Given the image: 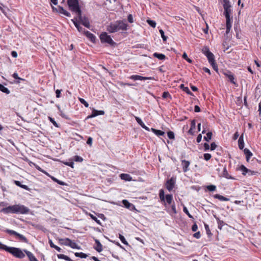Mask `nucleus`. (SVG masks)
I'll return each instance as SVG.
<instances>
[{"label": "nucleus", "mask_w": 261, "mask_h": 261, "mask_svg": "<svg viewBox=\"0 0 261 261\" xmlns=\"http://www.w3.org/2000/svg\"><path fill=\"white\" fill-rule=\"evenodd\" d=\"M84 34L87 38H88L90 40L91 42H95L96 37L93 34H92L88 31H84Z\"/></svg>", "instance_id": "dca6fc26"}, {"label": "nucleus", "mask_w": 261, "mask_h": 261, "mask_svg": "<svg viewBox=\"0 0 261 261\" xmlns=\"http://www.w3.org/2000/svg\"><path fill=\"white\" fill-rule=\"evenodd\" d=\"M95 242L96 244V246L94 248V249L98 252H101L102 250V246L100 241L97 239H95Z\"/></svg>", "instance_id": "6ab92c4d"}, {"label": "nucleus", "mask_w": 261, "mask_h": 261, "mask_svg": "<svg viewBox=\"0 0 261 261\" xmlns=\"http://www.w3.org/2000/svg\"><path fill=\"white\" fill-rule=\"evenodd\" d=\"M238 146L239 148L240 149H243L244 147V142L243 140V134H242L240 138H239L238 140Z\"/></svg>", "instance_id": "4be33fe9"}, {"label": "nucleus", "mask_w": 261, "mask_h": 261, "mask_svg": "<svg viewBox=\"0 0 261 261\" xmlns=\"http://www.w3.org/2000/svg\"><path fill=\"white\" fill-rule=\"evenodd\" d=\"M8 252L16 258H23L25 257V254L18 248L10 247Z\"/></svg>", "instance_id": "7ed1b4c3"}, {"label": "nucleus", "mask_w": 261, "mask_h": 261, "mask_svg": "<svg viewBox=\"0 0 261 261\" xmlns=\"http://www.w3.org/2000/svg\"><path fill=\"white\" fill-rule=\"evenodd\" d=\"M183 211L189 216V218L192 217V216L191 215V214L189 213V212L186 207H185V206L184 207Z\"/></svg>", "instance_id": "774afa93"}, {"label": "nucleus", "mask_w": 261, "mask_h": 261, "mask_svg": "<svg viewBox=\"0 0 261 261\" xmlns=\"http://www.w3.org/2000/svg\"><path fill=\"white\" fill-rule=\"evenodd\" d=\"M100 39L102 43H107L111 45H114L115 44V42L112 39L110 36L108 35L106 32H103L100 34Z\"/></svg>", "instance_id": "39448f33"}, {"label": "nucleus", "mask_w": 261, "mask_h": 261, "mask_svg": "<svg viewBox=\"0 0 261 261\" xmlns=\"http://www.w3.org/2000/svg\"><path fill=\"white\" fill-rule=\"evenodd\" d=\"M49 244L50 245V247L55 248L59 252H61V248L57 246V245H55L51 240H49Z\"/></svg>", "instance_id": "4c0bfd02"}, {"label": "nucleus", "mask_w": 261, "mask_h": 261, "mask_svg": "<svg viewBox=\"0 0 261 261\" xmlns=\"http://www.w3.org/2000/svg\"><path fill=\"white\" fill-rule=\"evenodd\" d=\"M89 216L91 217V218L92 220H93L94 221H95L98 224H99V225L101 224L100 220H98L97 218L95 216H94L93 215L90 214Z\"/></svg>", "instance_id": "8fccbe9b"}, {"label": "nucleus", "mask_w": 261, "mask_h": 261, "mask_svg": "<svg viewBox=\"0 0 261 261\" xmlns=\"http://www.w3.org/2000/svg\"><path fill=\"white\" fill-rule=\"evenodd\" d=\"M12 76L15 79H17L19 81H17V83H20V80H21V81H24V79H23L22 78H20L18 76V74L16 72L14 73L13 74H12Z\"/></svg>", "instance_id": "de8ad7c7"}, {"label": "nucleus", "mask_w": 261, "mask_h": 261, "mask_svg": "<svg viewBox=\"0 0 261 261\" xmlns=\"http://www.w3.org/2000/svg\"><path fill=\"white\" fill-rule=\"evenodd\" d=\"M154 57L158 58L160 60H164L166 59V57L165 55L162 54H159L158 53H154L153 54Z\"/></svg>", "instance_id": "bb28decb"}, {"label": "nucleus", "mask_w": 261, "mask_h": 261, "mask_svg": "<svg viewBox=\"0 0 261 261\" xmlns=\"http://www.w3.org/2000/svg\"><path fill=\"white\" fill-rule=\"evenodd\" d=\"M165 200L167 203L169 204H171L173 199V196L171 194H167L165 196Z\"/></svg>", "instance_id": "72a5a7b5"}, {"label": "nucleus", "mask_w": 261, "mask_h": 261, "mask_svg": "<svg viewBox=\"0 0 261 261\" xmlns=\"http://www.w3.org/2000/svg\"><path fill=\"white\" fill-rule=\"evenodd\" d=\"M201 51L206 56L210 63L215 61L214 55L210 51L208 47L204 46Z\"/></svg>", "instance_id": "423d86ee"}, {"label": "nucleus", "mask_w": 261, "mask_h": 261, "mask_svg": "<svg viewBox=\"0 0 261 261\" xmlns=\"http://www.w3.org/2000/svg\"><path fill=\"white\" fill-rule=\"evenodd\" d=\"M190 162L185 160H181V165L182 166L183 171L186 172L189 171V167L190 166Z\"/></svg>", "instance_id": "ddd939ff"}, {"label": "nucleus", "mask_w": 261, "mask_h": 261, "mask_svg": "<svg viewBox=\"0 0 261 261\" xmlns=\"http://www.w3.org/2000/svg\"><path fill=\"white\" fill-rule=\"evenodd\" d=\"M72 12L77 14V16L76 18H78L79 20H80L84 17V16H82V10L81 9V8H80L78 9H76Z\"/></svg>", "instance_id": "e433bc0d"}, {"label": "nucleus", "mask_w": 261, "mask_h": 261, "mask_svg": "<svg viewBox=\"0 0 261 261\" xmlns=\"http://www.w3.org/2000/svg\"><path fill=\"white\" fill-rule=\"evenodd\" d=\"M179 87L180 89H182L183 91L186 92L187 94L189 95H192V92L190 91L188 87H185L184 84H181Z\"/></svg>", "instance_id": "f704fd0d"}, {"label": "nucleus", "mask_w": 261, "mask_h": 261, "mask_svg": "<svg viewBox=\"0 0 261 261\" xmlns=\"http://www.w3.org/2000/svg\"><path fill=\"white\" fill-rule=\"evenodd\" d=\"M57 256L60 259H63L67 261H73L69 257L63 254H59Z\"/></svg>", "instance_id": "2f4dec72"}, {"label": "nucleus", "mask_w": 261, "mask_h": 261, "mask_svg": "<svg viewBox=\"0 0 261 261\" xmlns=\"http://www.w3.org/2000/svg\"><path fill=\"white\" fill-rule=\"evenodd\" d=\"M212 66L213 67V69L216 71V72H218V66L215 62V61H214V62H212L211 63H210Z\"/></svg>", "instance_id": "13d9d810"}, {"label": "nucleus", "mask_w": 261, "mask_h": 261, "mask_svg": "<svg viewBox=\"0 0 261 261\" xmlns=\"http://www.w3.org/2000/svg\"><path fill=\"white\" fill-rule=\"evenodd\" d=\"M24 252L26 253L30 261H38L32 252L27 250H24Z\"/></svg>", "instance_id": "f3484780"}, {"label": "nucleus", "mask_w": 261, "mask_h": 261, "mask_svg": "<svg viewBox=\"0 0 261 261\" xmlns=\"http://www.w3.org/2000/svg\"><path fill=\"white\" fill-rule=\"evenodd\" d=\"M159 32L161 35V37L163 40L164 41H166L167 39V37L165 35L164 32L163 30H160Z\"/></svg>", "instance_id": "864d4df0"}, {"label": "nucleus", "mask_w": 261, "mask_h": 261, "mask_svg": "<svg viewBox=\"0 0 261 261\" xmlns=\"http://www.w3.org/2000/svg\"><path fill=\"white\" fill-rule=\"evenodd\" d=\"M182 58L185 59L186 60H187V62H188L189 63H192V60L190 59H189L188 57V56L187 55V54L186 53H184L182 55Z\"/></svg>", "instance_id": "4d7b16f0"}, {"label": "nucleus", "mask_w": 261, "mask_h": 261, "mask_svg": "<svg viewBox=\"0 0 261 261\" xmlns=\"http://www.w3.org/2000/svg\"><path fill=\"white\" fill-rule=\"evenodd\" d=\"M214 197L216 199H218L221 201H228L229 200V199L227 198V197H224L223 196H222V195H220L219 194H215V195H214Z\"/></svg>", "instance_id": "cd10ccee"}, {"label": "nucleus", "mask_w": 261, "mask_h": 261, "mask_svg": "<svg viewBox=\"0 0 261 261\" xmlns=\"http://www.w3.org/2000/svg\"><path fill=\"white\" fill-rule=\"evenodd\" d=\"M159 196L161 200L162 201H165V194H164V191L163 189H161L159 191Z\"/></svg>", "instance_id": "ea45409f"}, {"label": "nucleus", "mask_w": 261, "mask_h": 261, "mask_svg": "<svg viewBox=\"0 0 261 261\" xmlns=\"http://www.w3.org/2000/svg\"><path fill=\"white\" fill-rule=\"evenodd\" d=\"M51 179L54 181L56 182L57 183H58L60 185H62V186L66 185V184L64 182H63V181H62L61 180H58V179H57L56 178H55L54 177H51Z\"/></svg>", "instance_id": "37998d69"}, {"label": "nucleus", "mask_w": 261, "mask_h": 261, "mask_svg": "<svg viewBox=\"0 0 261 261\" xmlns=\"http://www.w3.org/2000/svg\"><path fill=\"white\" fill-rule=\"evenodd\" d=\"M167 135H168V137L170 139H174L175 138V136H174V134L173 132L172 131H169L167 133Z\"/></svg>", "instance_id": "6e6d98bb"}, {"label": "nucleus", "mask_w": 261, "mask_h": 261, "mask_svg": "<svg viewBox=\"0 0 261 261\" xmlns=\"http://www.w3.org/2000/svg\"><path fill=\"white\" fill-rule=\"evenodd\" d=\"M120 177L121 179L125 181H131L132 180V177L128 174L122 173L120 175Z\"/></svg>", "instance_id": "aec40b11"}, {"label": "nucleus", "mask_w": 261, "mask_h": 261, "mask_svg": "<svg viewBox=\"0 0 261 261\" xmlns=\"http://www.w3.org/2000/svg\"><path fill=\"white\" fill-rule=\"evenodd\" d=\"M151 131L154 133L156 136H163L165 134V132L161 130L156 129L153 128H151Z\"/></svg>", "instance_id": "7c9ffc66"}, {"label": "nucleus", "mask_w": 261, "mask_h": 261, "mask_svg": "<svg viewBox=\"0 0 261 261\" xmlns=\"http://www.w3.org/2000/svg\"><path fill=\"white\" fill-rule=\"evenodd\" d=\"M206 188L210 191H214L216 190V187L215 185H211L207 186Z\"/></svg>", "instance_id": "5fc2aeb1"}, {"label": "nucleus", "mask_w": 261, "mask_h": 261, "mask_svg": "<svg viewBox=\"0 0 261 261\" xmlns=\"http://www.w3.org/2000/svg\"><path fill=\"white\" fill-rule=\"evenodd\" d=\"M119 238L122 243H123L124 244L126 245H128L127 242L126 241V240L123 236L119 234Z\"/></svg>", "instance_id": "49530a36"}, {"label": "nucleus", "mask_w": 261, "mask_h": 261, "mask_svg": "<svg viewBox=\"0 0 261 261\" xmlns=\"http://www.w3.org/2000/svg\"><path fill=\"white\" fill-rule=\"evenodd\" d=\"M74 161L75 162H82L83 161V159L80 156L75 155V156H74Z\"/></svg>", "instance_id": "e2e57ef3"}, {"label": "nucleus", "mask_w": 261, "mask_h": 261, "mask_svg": "<svg viewBox=\"0 0 261 261\" xmlns=\"http://www.w3.org/2000/svg\"><path fill=\"white\" fill-rule=\"evenodd\" d=\"M249 171L248 173L249 175H256L258 174V172L257 171H252L251 170H249Z\"/></svg>", "instance_id": "338daca9"}, {"label": "nucleus", "mask_w": 261, "mask_h": 261, "mask_svg": "<svg viewBox=\"0 0 261 261\" xmlns=\"http://www.w3.org/2000/svg\"><path fill=\"white\" fill-rule=\"evenodd\" d=\"M71 21L74 23L75 27L77 29H79L80 25L77 22V19L76 17L74 18L73 19H71Z\"/></svg>", "instance_id": "3c124183"}, {"label": "nucleus", "mask_w": 261, "mask_h": 261, "mask_svg": "<svg viewBox=\"0 0 261 261\" xmlns=\"http://www.w3.org/2000/svg\"><path fill=\"white\" fill-rule=\"evenodd\" d=\"M128 25L123 21H116L111 23L107 27V31L110 33H113L119 31H126L127 29Z\"/></svg>", "instance_id": "f03ea898"}, {"label": "nucleus", "mask_w": 261, "mask_h": 261, "mask_svg": "<svg viewBox=\"0 0 261 261\" xmlns=\"http://www.w3.org/2000/svg\"><path fill=\"white\" fill-rule=\"evenodd\" d=\"M64 163L65 165H66L67 166H70V167H71L72 168H74V163L72 161H71V162H64Z\"/></svg>", "instance_id": "0e129e2a"}, {"label": "nucleus", "mask_w": 261, "mask_h": 261, "mask_svg": "<svg viewBox=\"0 0 261 261\" xmlns=\"http://www.w3.org/2000/svg\"><path fill=\"white\" fill-rule=\"evenodd\" d=\"M244 152L246 155L247 162H249V159L252 156V153L247 148L244 149Z\"/></svg>", "instance_id": "b1692460"}, {"label": "nucleus", "mask_w": 261, "mask_h": 261, "mask_svg": "<svg viewBox=\"0 0 261 261\" xmlns=\"http://www.w3.org/2000/svg\"><path fill=\"white\" fill-rule=\"evenodd\" d=\"M6 232H7V233H8L9 234H10L11 235H14V236H16V237L17 239H18L20 241H21L23 242L27 243H28V240L25 237L17 232L16 231H15L14 230H10V229H7L6 230Z\"/></svg>", "instance_id": "0eeeda50"}, {"label": "nucleus", "mask_w": 261, "mask_h": 261, "mask_svg": "<svg viewBox=\"0 0 261 261\" xmlns=\"http://www.w3.org/2000/svg\"><path fill=\"white\" fill-rule=\"evenodd\" d=\"M14 182L16 186H17L24 190H28L29 189V187L27 185H22L19 181L14 180Z\"/></svg>", "instance_id": "c756f323"}, {"label": "nucleus", "mask_w": 261, "mask_h": 261, "mask_svg": "<svg viewBox=\"0 0 261 261\" xmlns=\"http://www.w3.org/2000/svg\"><path fill=\"white\" fill-rule=\"evenodd\" d=\"M175 184V179L173 177H171L166 181V187L169 191H171L173 189Z\"/></svg>", "instance_id": "9d476101"}, {"label": "nucleus", "mask_w": 261, "mask_h": 261, "mask_svg": "<svg viewBox=\"0 0 261 261\" xmlns=\"http://www.w3.org/2000/svg\"><path fill=\"white\" fill-rule=\"evenodd\" d=\"M147 22L152 28H155L156 26V22L154 20L148 19L147 20Z\"/></svg>", "instance_id": "c03bdc74"}, {"label": "nucleus", "mask_w": 261, "mask_h": 261, "mask_svg": "<svg viewBox=\"0 0 261 261\" xmlns=\"http://www.w3.org/2000/svg\"><path fill=\"white\" fill-rule=\"evenodd\" d=\"M212 133L211 132H209L206 133V136L204 137V139L207 142L210 141V140L212 139Z\"/></svg>", "instance_id": "a19ab883"}, {"label": "nucleus", "mask_w": 261, "mask_h": 261, "mask_svg": "<svg viewBox=\"0 0 261 261\" xmlns=\"http://www.w3.org/2000/svg\"><path fill=\"white\" fill-rule=\"evenodd\" d=\"M80 21L84 26L88 29L90 28L91 26L88 17L84 16L82 19L80 20Z\"/></svg>", "instance_id": "4468645a"}, {"label": "nucleus", "mask_w": 261, "mask_h": 261, "mask_svg": "<svg viewBox=\"0 0 261 261\" xmlns=\"http://www.w3.org/2000/svg\"><path fill=\"white\" fill-rule=\"evenodd\" d=\"M74 255L75 256L79 257H80L82 258H85L88 256V255L86 254L83 253V252H75L74 253Z\"/></svg>", "instance_id": "58836bf2"}, {"label": "nucleus", "mask_w": 261, "mask_h": 261, "mask_svg": "<svg viewBox=\"0 0 261 261\" xmlns=\"http://www.w3.org/2000/svg\"><path fill=\"white\" fill-rule=\"evenodd\" d=\"M7 8L2 4H0V10L5 15H6V10Z\"/></svg>", "instance_id": "bf43d9fd"}, {"label": "nucleus", "mask_w": 261, "mask_h": 261, "mask_svg": "<svg viewBox=\"0 0 261 261\" xmlns=\"http://www.w3.org/2000/svg\"><path fill=\"white\" fill-rule=\"evenodd\" d=\"M224 74L226 75V76H227L229 79L231 83H232L233 84L235 85H237L236 82L234 81V78L233 75L231 74L230 72L229 71L227 73H225Z\"/></svg>", "instance_id": "412c9836"}, {"label": "nucleus", "mask_w": 261, "mask_h": 261, "mask_svg": "<svg viewBox=\"0 0 261 261\" xmlns=\"http://www.w3.org/2000/svg\"><path fill=\"white\" fill-rule=\"evenodd\" d=\"M240 169L242 171V174L244 175H246L249 171V169L243 165H241Z\"/></svg>", "instance_id": "473e14b6"}, {"label": "nucleus", "mask_w": 261, "mask_h": 261, "mask_svg": "<svg viewBox=\"0 0 261 261\" xmlns=\"http://www.w3.org/2000/svg\"><path fill=\"white\" fill-rule=\"evenodd\" d=\"M122 203L123 204V205H124V206L127 208H131V207H132V208H134L135 209V207L134 206V205H133V204L129 203L128 202V200H122Z\"/></svg>", "instance_id": "5701e85b"}, {"label": "nucleus", "mask_w": 261, "mask_h": 261, "mask_svg": "<svg viewBox=\"0 0 261 261\" xmlns=\"http://www.w3.org/2000/svg\"><path fill=\"white\" fill-rule=\"evenodd\" d=\"M195 127H196L195 120H193L191 121V128L189 130L188 133L190 134V135H193L194 134L193 130L195 129Z\"/></svg>", "instance_id": "a878e982"}, {"label": "nucleus", "mask_w": 261, "mask_h": 261, "mask_svg": "<svg viewBox=\"0 0 261 261\" xmlns=\"http://www.w3.org/2000/svg\"><path fill=\"white\" fill-rule=\"evenodd\" d=\"M130 79L134 81L136 80H154L153 77H144L139 75H133L130 76Z\"/></svg>", "instance_id": "9b49d317"}, {"label": "nucleus", "mask_w": 261, "mask_h": 261, "mask_svg": "<svg viewBox=\"0 0 261 261\" xmlns=\"http://www.w3.org/2000/svg\"><path fill=\"white\" fill-rule=\"evenodd\" d=\"M226 17V33L228 34L231 28V18L230 17Z\"/></svg>", "instance_id": "2eb2a0df"}, {"label": "nucleus", "mask_w": 261, "mask_h": 261, "mask_svg": "<svg viewBox=\"0 0 261 261\" xmlns=\"http://www.w3.org/2000/svg\"><path fill=\"white\" fill-rule=\"evenodd\" d=\"M162 97L164 98H166L167 97H169L170 98H171V96L169 94L168 92H164L162 95Z\"/></svg>", "instance_id": "052dcab7"}, {"label": "nucleus", "mask_w": 261, "mask_h": 261, "mask_svg": "<svg viewBox=\"0 0 261 261\" xmlns=\"http://www.w3.org/2000/svg\"><path fill=\"white\" fill-rule=\"evenodd\" d=\"M0 91L7 94H9L10 93V90L2 84H0Z\"/></svg>", "instance_id": "c9c22d12"}, {"label": "nucleus", "mask_w": 261, "mask_h": 261, "mask_svg": "<svg viewBox=\"0 0 261 261\" xmlns=\"http://www.w3.org/2000/svg\"><path fill=\"white\" fill-rule=\"evenodd\" d=\"M9 248L10 247H8L7 245L3 244L1 242H0V249L5 250L6 251L8 252Z\"/></svg>", "instance_id": "79ce46f5"}, {"label": "nucleus", "mask_w": 261, "mask_h": 261, "mask_svg": "<svg viewBox=\"0 0 261 261\" xmlns=\"http://www.w3.org/2000/svg\"><path fill=\"white\" fill-rule=\"evenodd\" d=\"M30 210L27 206L21 204L10 205L2 208L1 211L5 214H28Z\"/></svg>", "instance_id": "f257e3e1"}, {"label": "nucleus", "mask_w": 261, "mask_h": 261, "mask_svg": "<svg viewBox=\"0 0 261 261\" xmlns=\"http://www.w3.org/2000/svg\"><path fill=\"white\" fill-rule=\"evenodd\" d=\"M71 21L74 23L75 27L77 29H79L80 25L77 22V19L76 17L74 18L73 19H71Z\"/></svg>", "instance_id": "603ef678"}, {"label": "nucleus", "mask_w": 261, "mask_h": 261, "mask_svg": "<svg viewBox=\"0 0 261 261\" xmlns=\"http://www.w3.org/2000/svg\"><path fill=\"white\" fill-rule=\"evenodd\" d=\"M67 5L72 12L80 8L78 0H67Z\"/></svg>", "instance_id": "6e6552de"}, {"label": "nucleus", "mask_w": 261, "mask_h": 261, "mask_svg": "<svg viewBox=\"0 0 261 261\" xmlns=\"http://www.w3.org/2000/svg\"><path fill=\"white\" fill-rule=\"evenodd\" d=\"M79 100L81 103H82L85 106V107L88 108L89 107L88 103L84 99L79 97Z\"/></svg>", "instance_id": "a18cd8bd"}, {"label": "nucleus", "mask_w": 261, "mask_h": 261, "mask_svg": "<svg viewBox=\"0 0 261 261\" xmlns=\"http://www.w3.org/2000/svg\"><path fill=\"white\" fill-rule=\"evenodd\" d=\"M224 14L225 17H230L232 14L231 5L229 0H223Z\"/></svg>", "instance_id": "20e7f679"}, {"label": "nucleus", "mask_w": 261, "mask_h": 261, "mask_svg": "<svg viewBox=\"0 0 261 261\" xmlns=\"http://www.w3.org/2000/svg\"><path fill=\"white\" fill-rule=\"evenodd\" d=\"M60 241H68V243H62V244L70 246L71 248L73 249H80V247L77 245V244L76 243L72 241L69 238L61 239L60 240Z\"/></svg>", "instance_id": "1a4fd4ad"}, {"label": "nucleus", "mask_w": 261, "mask_h": 261, "mask_svg": "<svg viewBox=\"0 0 261 261\" xmlns=\"http://www.w3.org/2000/svg\"><path fill=\"white\" fill-rule=\"evenodd\" d=\"M220 176L224 177L227 179H234L233 177L229 175L226 167H224L223 172Z\"/></svg>", "instance_id": "a211bd4d"}, {"label": "nucleus", "mask_w": 261, "mask_h": 261, "mask_svg": "<svg viewBox=\"0 0 261 261\" xmlns=\"http://www.w3.org/2000/svg\"><path fill=\"white\" fill-rule=\"evenodd\" d=\"M105 113L104 111H102V110L98 111V110H96L95 109H93L92 114L90 115H89L87 117V119L93 118L98 115H103L105 114Z\"/></svg>", "instance_id": "f8f14e48"}, {"label": "nucleus", "mask_w": 261, "mask_h": 261, "mask_svg": "<svg viewBox=\"0 0 261 261\" xmlns=\"http://www.w3.org/2000/svg\"><path fill=\"white\" fill-rule=\"evenodd\" d=\"M135 118L136 120L137 121V122H138V123L141 127H144L143 125H144V123H143V122L142 121V120L139 117L135 116Z\"/></svg>", "instance_id": "09e8293b"}, {"label": "nucleus", "mask_w": 261, "mask_h": 261, "mask_svg": "<svg viewBox=\"0 0 261 261\" xmlns=\"http://www.w3.org/2000/svg\"><path fill=\"white\" fill-rule=\"evenodd\" d=\"M215 218L217 221L218 223V227L219 229H221L222 227L225 225L226 224L222 220H221L218 217L215 216Z\"/></svg>", "instance_id": "c85d7f7f"}, {"label": "nucleus", "mask_w": 261, "mask_h": 261, "mask_svg": "<svg viewBox=\"0 0 261 261\" xmlns=\"http://www.w3.org/2000/svg\"><path fill=\"white\" fill-rule=\"evenodd\" d=\"M203 156L204 160L206 161H208L212 157L210 153H204Z\"/></svg>", "instance_id": "69168bd1"}, {"label": "nucleus", "mask_w": 261, "mask_h": 261, "mask_svg": "<svg viewBox=\"0 0 261 261\" xmlns=\"http://www.w3.org/2000/svg\"><path fill=\"white\" fill-rule=\"evenodd\" d=\"M58 10L60 13L63 14L66 16L70 17L71 15L70 13L65 10L62 7L59 6Z\"/></svg>", "instance_id": "393cba45"}, {"label": "nucleus", "mask_w": 261, "mask_h": 261, "mask_svg": "<svg viewBox=\"0 0 261 261\" xmlns=\"http://www.w3.org/2000/svg\"><path fill=\"white\" fill-rule=\"evenodd\" d=\"M49 121L54 124V125L57 127H59L58 124L55 121L54 119L53 118L49 117H48Z\"/></svg>", "instance_id": "680f3d73"}]
</instances>
